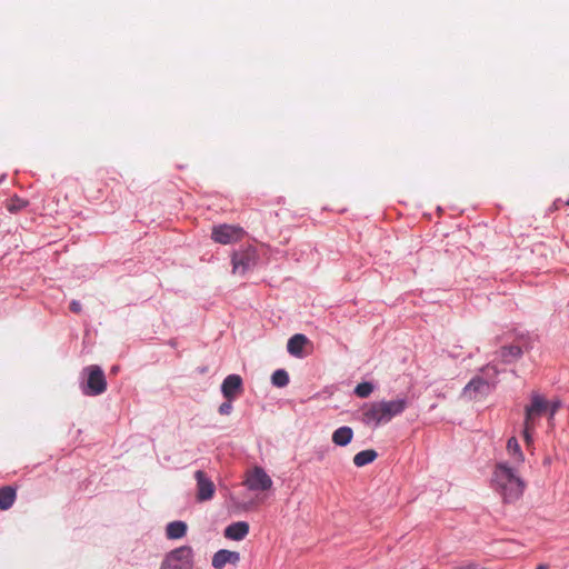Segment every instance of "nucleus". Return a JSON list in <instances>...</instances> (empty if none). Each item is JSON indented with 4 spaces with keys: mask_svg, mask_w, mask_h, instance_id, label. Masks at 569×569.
I'll list each match as a JSON object with an SVG mask.
<instances>
[{
    "mask_svg": "<svg viewBox=\"0 0 569 569\" xmlns=\"http://www.w3.org/2000/svg\"><path fill=\"white\" fill-rule=\"evenodd\" d=\"M408 407L406 398L381 400L365 405L362 408V422L367 426L378 427L390 422L400 416Z\"/></svg>",
    "mask_w": 569,
    "mask_h": 569,
    "instance_id": "f257e3e1",
    "label": "nucleus"
},
{
    "mask_svg": "<svg viewBox=\"0 0 569 569\" xmlns=\"http://www.w3.org/2000/svg\"><path fill=\"white\" fill-rule=\"evenodd\" d=\"M525 482L513 469L506 463H498L492 476V488L500 495L503 502L510 503L519 500L525 490Z\"/></svg>",
    "mask_w": 569,
    "mask_h": 569,
    "instance_id": "f03ea898",
    "label": "nucleus"
},
{
    "mask_svg": "<svg viewBox=\"0 0 569 569\" xmlns=\"http://www.w3.org/2000/svg\"><path fill=\"white\" fill-rule=\"evenodd\" d=\"M531 348L530 339L526 335H517L513 341L509 345H503L497 351L502 363L509 365L520 359L525 351Z\"/></svg>",
    "mask_w": 569,
    "mask_h": 569,
    "instance_id": "7ed1b4c3",
    "label": "nucleus"
},
{
    "mask_svg": "<svg viewBox=\"0 0 569 569\" xmlns=\"http://www.w3.org/2000/svg\"><path fill=\"white\" fill-rule=\"evenodd\" d=\"M193 550L189 546L170 551L162 561L160 569H192Z\"/></svg>",
    "mask_w": 569,
    "mask_h": 569,
    "instance_id": "20e7f679",
    "label": "nucleus"
},
{
    "mask_svg": "<svg viewBox=\"0 0 569 569\" xmlns=\"http://www.w3.org/2000/svg\"><path fill=\"white\" fill-rule=\"evenodd\" d=\"M88 375L82 391L87 396H98L107 390V380L103 370L99 366H89L84 369Z\"/></svg>",
    "mask_w": 569,
    "mask_h": 569,
    "instance_id": "39448f33",
    "label": "nucleus"
},
{
    "mask_svg": "<svg viewBox=\"0 0 569 569\" xmlns=\"http://www.w3.org/2000/svg\"><path fill=\"white\" fill-rule=\"evenodd\" d=\"M244 230L239 226L219 224L212 228L211 238L220 244H230L242 240Z\"/></svg>",
    "mask_w": 569,
    "mask_h": 569,
    "instance_id": "423d86ee",
    "label": "nucleus"
},
{
    "mask_svg": "<svg viewBox=\"0 0 569 569\" xmlns=\"http://www.w3.org/2000/svg\"><path fill=\"white\" fill-rule=\"evenodd\" d=\"M257 251L252 247L237 251L232 254V270L234 273L243 274L257 263Z\"/></svg>",
    "mask_w": 569,
    "mask_h": 569,
    "instance_id": "0eeeda50",
    "label": "nucleus"
},
{
    "mask_svg": "<svg viewBox=\"0 0 569 569\" xmlns=\"http://www.w3.org/2000/svg\"><path fill=\"white\" fill-rule=\"evenodd\" d=\"M244 486H247L249 490L266 491L272 487V479L261 467H254L247 472Z\"/></svg>",
    "mask_w": 569,
    "mask_h": 569,
    "instance_id": "6e6552de",
    "label": "nucleus"
},
{
    "mask_svg": "<svg viewBox=\"0 0 569 569\" xmlns=\"http://www.w3.org/2000/svg\"><path fill=\"white\" fill-rule=\"evenodd\" d=\"M549 402L541 395L533 392L531 402L525 408V420L529 423L537 425L541 416L548 412Z\"/></svg>",
    "mask_w": 569,
    "mask_h": 569,
    "instance_id": "1a4fd4ad",
    "label": "nucleus"
},
{
    "mask_svg": "<svg viewBox=\"0 0 569 569\" xmlns=\"http://www.w3.org/2000/svg\"><path fill=\"white\" fill-rule=\"evenodd\" d=\"M194 479L197 481V500L200 502L211 500L216 492L213 481L202 470L194 472Z\"/></svg>",
    "mask_w": 569,
    "mask_h": 569,
    "instance_id": "9d476101",
    "label": "nucleus"
},
{
    "mask_svg": "<svg viewBox=\"0 0 569 569\" xmlns=\"http://www.w3.org/2000/svg\"><path fill=\"white\" fill-rule=\"evenodd\" d=\"M242 379L238 375H229L222 382L221 391L224 398L232 400L241 392Z\"/></svg>",
    "mask_w": 569,
    "mask_h": 569,
    "instance_id": "9b49d317",
    "label": "nucleus"
},
{
    "mask_svg": "<svg viewBox=\"0 0 569 569\" xmlns=\"http://www.w3.org/2000/svg\"><path fill=\"white\" fill-rule=\"evenodd\" d=\"M240 561V553L227 549L217 551L212 557V567L222 569L227 563L237 565Z\"/></svg>",
    "mask_w": 569,
    "mask_h": 569,
    "instance_id": "f8f14e48",
    "label": "nucleus"
},
{
    "mask_svg": "<svg viewBox=\"0 0 569 569\" xmlns=\"http://www.w3.org/2000/svg\"><path fill=\"white\" fill-rule=\"evenodd\" d=\"M249 533V523L246 521H237L229 525L224 529V537L230 540L240 541Z\"/></svg>",
    "mask_w": 569,
    "mask_h": 569,
    "instance_id": "ddd939ff",
    "label": "nucleus"
},
{
    "mask_svg": "<svg viewBox=\"0 0 569 569\" xmlns=\"http://www.w3.org/2000/svg\"><path fill=\"white\" fill-rule=\"evenodd\" d=\"M489 389V385L480 377L471 379L463 389V393L470 398H476L477 393H485Z\"/></svg>",
    "mask_w": 569,
    "mask_h": 569,
    "instance_id": "4468645a",
    "label": "nucleus"
},
{
    "mask_svg": "<svg viewBox=\"0 0 569 569\" xmlns=\"http://www.w3.org/2000/svg\"><path fill=\"white\" fill-rule=\"evenodd\" d=\"M308 343V338L305 335L296 333L293 335L287 343L288 352L295 357L302 356V349Z\"/></svg>",
    "mask_w": 569,
    "mask_h": 569,
    "instance_id": "2eb2a0df",
    "label": "nucleus"
},
{
    "mask_svg": "<svg viewBox=\"0 0 569 569\" xmlns=\"http://www.w3.org/2000/svg\"><path fill=\"white\" fill-rule=\"evenodd\" d=\"M353 431L350 427L343 426L338 428L332 433V442L337 446L345 447L351 442Z\"/></svg>",
    "mask_w": 569,
    "mask_h": 569,
    "instance_id": "dca6fc26",
    "label": "nucleus"
},
{
    "mask_svg": "<svg viewBox=\"0 0 569 569\" xmlns=\"http://www.w3.org/2000/svg\"><path fill=\"white\" fill-rule=\"evenodd\" d=\"M187 523L183 521H172L166 527V536L168 539H180L187 533Z\"/></svg>",
    "mask_w": 569,
    "mask_h": 569,
    "instance_id": "f3484780",
    "label": "nucleus"
},
{
    "mask_svg": "<svg viewBox=\"0 0 569 569\" xmlns=\"http://www.w3.org/2000/svg\"><path fill=\"white\" fill-rule=\"evenodd\" d=\"M16 496H17V492H16V489L10 487V486H6L3 488L0 489V510H8L14 502L16 500Z\"/></svg>",
    "mask_w": 569,
    "mask_h": 569,
    "instance_id": "a211bd4d",
    "label": "nucleus"
},
{
    "mask_svg": "<svg viewBox=\"0 0 569 569\" xmlns=\"http://www.w3.org/2000/svg\"><path fill=\"white\" fill-rule=\"evenodd\" d=\"M378 457V453L373 449H367L358 452L353 457V463L357 467H363L366 465H369L376 460Z\"/></svg>",
    "mask_w": 569,
    "mask_h": 569,
    "instance_id": "6ab92c4d",
    "label": "nucleus"
},
{
    "mask_svg": "<svg viewBox=\"0 0 569 569\" xmlns=\"http://www.w3.org/2000/svg\"><path fill=\"white\" fill-rule=\"evenodd\" d=\"M271 382L273 386L283 388L289 383V375L283 369L276 370L271 376Z\"/></svg>",
    "mask_w": 569,
    "mask_h": 569,
    "instance_id": "aec40b11",
    "label": "nucleus"
},
{
    "mask_svg": "<svg viewBox=\"0 0 569 569\" xmlns=\"http://www.w3.org/2000/svg\"><path fill=\"white\" fill-rule=\"evenodd\" d=\"M28 202L23 199H20L18 197H12L6 201V208L8 211L16 213L23 209Z\"/></svg>",
    "mask_w": 569,
    "mask_h": 569,
    "instance_id": "412c9836",
    "label": "nucleus"
},
{
    "mask_svg": "<svg viewBox=\"0 0 569 569\" xmlns=\"http://www.w3.org/2000/svg\"><path fill=\"white\" fill-rule=\"evenodd\" d=\"M372 391L373 385L371 382H361L355 389V393L359 398H368L372 393Z\"/></svg>",
    "mask_w": 569,
    "mask_h": 569,
    "instance_id": "4be33fe9",
    "label": "nucleus"
},
{
    "mask_svg": "<svg viewBox=\"0 0 569 569\" xmlns=\"http://www.w3.org/2000/svg\"><path fill=\"white\" fill-rule=\"evenodd\" d=\"M536 426L537 425H533V423H529L528 421H523V431H522V435H523V439H525V442L527 446H531L532 442H533V437H532V433L536 429Z\"/></svg>",
    "mask_w": 569,
    "mask_h": 569,
    "instance_id": "5701e85b",
    "label": "nucleus"
},
{
    "mask_svg": "<svg viewBox=\"0 0 569 569\" xmlns=\"http://www.w3.org/2000/svg\"><path fill=\"white\" fill-rule=\"evenodd\" d=\"M507 449L511 455H516L519 461L523 460V455L516 438H510L508 440Z\"/></svg>",
    "mask_w": 569,
    "mask_h": 569,
    "instance_id": "b1692460",
    "label": "nucleus"
},
{
    "mask_svg": "<svg viewBox=\"0 0 569 569\" xmlns=\"http://www.w3.org/2000/svg\"><path fill=\"white\" fill-rule=\"evenodd\" d=\"M232 407L230 405V402H223L220 407H219V412L221 415H229L230 411H231Z\"/></svg>",
    "mask_w": 569,
    "mask_h": 569,
    "instance_id": "393cba45",
    "label": "nucleus"
},
{
    "mask_svg": "<svg viewBox=\"0 0 569 569\" xmlns=\"http://www.w3.org/2000/svg\"><path fill=\"white\" fill-rule=\"evenodd\" d=\"M70 310L74 313H80L82 310L81 303L77 300L71 301Z\"/></svg>",
    "mask_w": 569,
    "mask_h": 569,
    "instance_id": "a878e982",
    "label": "nucleus"
},
{
    "mask_svg": "<svg viewBox=\"0 0 569 569\" xmlns=\"http://www.w3.org/2000/svg\"><path fill=\"white\" fill-rule=\"evenodd\" d=\"M558 409H559V402L549 403L548 413H549L550 419L553 418V416L556 415Z\"/></svg>",
    "mask_w": 569,
    "mask_h": 569,
    "instance_id": "bb28decb",
    "label": "nucleus"
},
{
    "mask_svg": "<svg viewBox=\"0 0 569 569\" xmlns=\"http://www.w3.org/2000/svg\"><path fill=\"white\" fill-rule=\"evenodd\" d=\"M492 370L493 371V375H497L498 373V370L496 369V367H491V366H487L483 370Z\"/></svg>",
    "mask_w": 569,
    "mask_h": 569,
    "instance_id": "cd10ccee",
    "label": "nucleus"
},
{
    "mask_svg": "<svg viewBox=\"0 0 569 569\" xmlns=\"http://www.w3.org/2000/svg\"><path fill=\"white\" fill-rule=\"evenodd\" d=\"M536 569H548V567H547V566H545V565H540V566H538Z\"/></svg>",
    "mask_w": 569,
    "mask_h": 569,
    "instance_id": "c85d7f7f",
    "label": "nucleus"
}]
</instances>
